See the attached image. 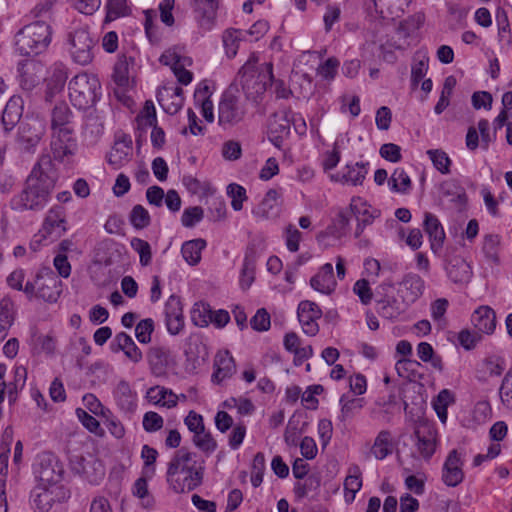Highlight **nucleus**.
Masks as SVG:
<instances>
[{"instance_id":"ea45409f","label":"nucleus","mask_w":512,"mask_h":512,"mask_svg":"<svg viewBox=\"0 0 512 512\" xmlns=\"http://www.w3.org/2000/svg\"><path fill=\"white\" fill-rule=\"evenodd\" d=\"M43 131L39 124L23 123L19 127L18 142L25 150L34 148L41 140Z\"/></svg>"},{"instance_id":"5fc2aeb1","label":"nucleus","mask_w":512,"mask_h":512,"mask_svg":"<svg viewBox=\"0 0 512 512\" xmlns=\"http://www.w3.org/2000/svg\"><path fill=\"white\" fill-rule=\"evenodd\" d=\"M227 195L231 198V207L234 211L243 209V203L248 199L246 189L237 183H231L226 188Z\"/></svg>"},{"instance_id":"412c9836","label":"nucleus","mask_w":512,"mask_h":512,"mask_svg":"<svg viewBox=\"0 0 512 512\" xmlns=\"http://www.w3.org/2000/svg\"><path fill=\"white\" fill-rule=\"evenodd\" d=\"M298 320L303 332L308 336H315L319 332L318 320L322 316L319 306L311 301H301L297 309Z\"/></svg>"},{"instance_id":"f704fd0d","label":"nucleus","mask_w":512,"mask_h":512,"mask_svg":"<svg viewBox=\"0 0 512 512\" xmlns=\"http://www.w3.org/2000/svg\"><path fill=\"white\" fill-rule=\"evenodd\" d=\"M145 398L150 404L167 409L176 407L179 399L171 389L160 385L149 388Z\"/></svg>"},{"instance_id":"e2e57ef3","label":"nucleus","mask_w":512,"mask_h":512,"mask_svg":"<svg viewBox=\"0 0 512 512\" xmlns=\"http://www.w3.org/2000/svg\"><path fill=\"white\" fill-rule=\"evenodd\" d=\"M114 81L119 86H125L129 82V62L125 55L118 58L114 67Z\"/></svg>"},{"instance_id":"f3484780","label":"nucleus","mask_w":512,"mask_h":512,"mask_svg":"<svg viewBox=\"0 0 512 512\" xmlns=\"http://www.w3.org/2000/svg\"><path fill=\"white\" fill-rule=\"evenodd\" d=\"M139 128L145 130L152 127L151 142L155 148H162L165 144V133L157 125L156 109L152 101H146L143 109L136 118Z\"/></svg>"},{"instance_id":"b1692460","label":"nucleus","mask_w":512,"mask_h":512,"mask_svg":"<svg viewBox=\"0 0 512 512\" xmlns=\"http://www.w3.org/2000/svg\"><path fill=\"white\" fill-rule=\"evenodd\" d=\"M147 361L151 373L156 377L165 376L168 368L174 363L170 349L160 345L149 348Z\"/></svg>"},{"instance_id":"a878e982","label":"nucleus","mask_w":512,"mask_h":512,"mask_svg":"<svg viewBox=\"0 0 512 512\" xmlns=\"http://www.w3.org/2000/svg\"><path fill=\"white\" fill-rule=\"evenodd\" d=\"M113 397L119 410L124 414H132L137 409V392L126 380H120L113 390Z\"/></svg>"},{"instance_id":"0eeeda50","label":"nucleus","mask_w":512,"mask_h":512,"mask_svg":"<svg viewBox=\"0 0 512 512\" xmlns=\"http://www.w3.org/2000/svg\"><path fill=\"white\" fill-rule=\"evenodd\" d=\"M62 281L50 270L37 273L33 281H27L24 293L49 303H55L62 293Z\"/></svg>"},{"instance_id":"3c124183","label":"nucleus","mask_w":512,"mask_h":512,"mask_svg":"<svg viewBox=\"0 0 512 512\" xmlns=\"http://www.w3.org/2000/svg\"><path fill=\"white\" fill-rule=\"evenodd\" d=\"M159 61L163 65L170 66L172 70L173 67H177L181 63L182 65H192V59L182 55L178 47L165 50L160 56Z\"/></svg>"},{"instance_id":"72a5a7b5","label":"nucleus","mask_w":512,"mask_h":512,"mask_svg":"<svg viewBox=\"0 0 512 512\" xmlns=\"http://www.w3.org/2000/svg\"><path fill=\"white\" fill-rule=\"evenodd\" d=\"M259 256L258 249L254 243H250L246 249L243 266L240 273V286L247 290L255 279L256 261Z\"/></svg>"},{"instance_id":"79ce46f5","label":"nucleus","mask_w":512,"mask_h":512,"mask_svg":"<svg viewBox=\"0 0 512 512\" xmlns=\"http://www.w3.org/2000/svg\"><path fill=\"white\" fill-rule=\"evenodd\" d=\"M160 106L170 115L176 114L183 106V90L177 87L171 91L166 90V94H161L158 98Z\"/></svg>"},{"instance_id":"7c9ffc66","label":"nucleus","mask_w":512,"mask_h":512,"mask_svg":"<svg viewBox=\"0 0 512 512\" xmlns=\"http://www.w3.org/2000/svg\"><path fill=\"white\" fill-rule=\"evenodd\" d=\"M448 278L457 285L468 284L472 277L469 263L462 257H452L445 267Z\"/></svg>"},{"instance_id":"09e8293b","label":"nucleus","mask_w":512,"mask_h":512,"mask_svg":"<svg viewBox=\"0 0 512 512\" xmlns=\"http://www.w3.org/2000/svg\"><path fill=\"white\" fill-rule=\"evenodd\" d=\"M417 356L425 363H430L431 366L438 370L443 371L444 365L441 356L437 355L432 345L428 342H420L417 345Z\"/></svg>"},{"instance_id":"a211bd4d","label":"nucleus","mask_w":512,"mask_h":512,"mask_svg":"<svg viewBox=\"0 0 512 512\" xmlns=\"http://www.w3.org/2000/svg\"><path fill=\"white\" fill-rule=\"evenodd\" d=\"M369 172L368 162H349L341 170L330 174V180L350 186H361Z\"/></svg>"},{"instance_id":"bf43d9fd","label":"nucleus","mask_w":512,"mask_h":512,"mask_svg":"<svg viewBox=\"0 0 512 512\" xmlns=\"http://www.w3.org/2000/svg\"><path fill=\"white\" fill-rule=\"evenodd\" d=\"M500 237L498 235H486L483 241V252L486 258L492 263L499 261Z\"/></svg>"},{"instance_id":"9b49d317","label":"nucleus","mask_w":512,"mask_h":512,"mask_svg":"<svg viewBox=\"0 0 512 512\" xmlns=\"http://www.w3.org/2000/svg\"><path fill=\"white\" fill-rule=\"evenodd\" d=\"M71 471L91 484H98L105 476V468L101 461L92 455L84 457L74 455L70 459Z\"/></svg>"},{"instance_id":"c03bdc74","label":"nucleus","mask_w":512,"mask_h":512,"mask_svg":"<svg viewBox=\"0 0 512 512\" xmlns=\"http://www.w3.org/2000/svg\"><path fill=\"white\" fill-rule=\"evenodd\" d=\"M114 341L118 346V350H122L132 362L138 363L142 360L143 354L130 335L120 332L115 336Z\"/></svg>"},{"instance_id":"5701e85b","label":"nucleus","mask_w":512,"mask_h":512,"mask_svg":"<svg viewBox=\"0 0 512 512\" xmlns=\"http://www.w3.org/2000/svg\"><path fill=\"white\" fill-rule=\"evenodd\" d=\"M44 66L35 59L20 61L17 65L18 79L21 87L30 90L41 80Z\"/></svg>"},{"instance_id":"13d9d810","label":"nucleus","mask_w":512,"mask_h":512,"mask_svg":"<svg viewBox=\"0 0 512 512\" xmlns=\"http://www.w3.org/2000/svg\"><path fill=\"white\" fill-rule=\"evenodd\" d=\"M320 487V480L315 476L304 477L302 481H298L294 486V493L297 498L307 497L311 492L316 491Z\"/></svg>"},{"instance_id":"6e6d98bb","label":"nucleus","mask_w":512,"mask_h":512,"mask_svg":"<svg viewBox=\"0 0 512 512\" xmlns=\"http://www.w3.org/2000/svg\"><path fill=\"white\" fill-rule=\"evenodd\" d=\"M106 10L107 22H111L120 17L126 16L129 12L126 0H107Z\"/></svg>"},{"instance_id":"20e7f679","label":"nucleus","mask_w":512,"mask_h":512,"mask_svg":"<svg viewBox=\"0 0 512 512\" xmlns=\"http://www.w3.org/2000/svg\"><path fill=\"white\" fill-rule=\"evenodd\" d=\"M96 43L97 40L91 35L87 25L72 26L65 38V47L71 60L82 66L92 62Z\"/></svg>"},{"instance_id":"ddd939ff","label":"nucleus","mask_w":512,"mask_h":512,"mask_svg":"<svg viewBox=\"0 0 512 512\" xmlns=\"http://www.w3.org/2000/svg\"><path fill=\"white\" fill-rule=\"evenodd\" d=\"M190 5L198 28L211 31L216 26L219 0H191Z\"/></svg>"},{"instance_id":"69168bd1","label":"nucleus","mask_w":512,"mask_h":512,"mask_svg":"<svg viewBox=\"0 0 512 512\" xmlns=\"http://www.w3.org/2000/svg\"><path fill=\"white\" fill-rule=\"evenodd\" d=\"M389 185L396 192H405L410 187L411 180L404 169L397 168L391 175Z\"/></svg>"},{"instance_id":"338daca9","label":"nucleus","mask_w":512,"mask_h":512,"mask_svg":"<svg viewBox=\"0 0 512 512\" xmlns=\"http://www.w3.org/2000/svg\"><path fill=\"white\" fill-rule=\"evenodd\" d=\"M142 426L146 432L154 433L163 428L164 419L157 412L148 411L143 415Z\"/></svg>"},{"instance_id":"f257e3e1","label":"nucleus","mask_w":512,"mask_h":512,"mask_svg":"<svg viewBox=\"0 0 512 512\" xmlns=\"http://www.w3.org/2000/svg\"><path fill=\"white\" fill-rule=\"evenodd\" d=\"M58 179L51 156L43 155L32 168L23 189L14 195L10 206L16 211H40L49 202Z\"/></svg>"},{"instance_id":"6ab92c4d","label":"nucleus","mask_w":512,"mask_h":512,"mask_svg":"<svg viewBox=\"0 0 512 512\" xmlns=\"http://www.w3.org/2000/svg\"><path fill=\"white\" fill-rule=\"evenodd\" d=\"M350 210L357 220L355 237L362 235L366 226L371 225L380 216V211L373 208L361 197H353L350 202Z\"/></svg>"},{"instance_id":"774afa93","label":"nucleus","mask_w":512,"mask_h":512,"mask_svg":"<svg viewBox=\"0 0 512 512\" xmlns=\"http://www.w3.org/2000/svg\"><path fill=\"white\" fill-rule=\"evenodd\" d=\"M499 395L502 404L506 408L512 409V368L508 370L502 380Z\"/></svg>"},{"instance_id":"39448f33","label":"nucleus","mask_w":512,"mask_h":512,"mask_svg":"<svg viewBox=\"0 0 512 512\" xmlns=\"http://www.w3.org/2000/svg\"><path fill=\"white\" fill-rule=\"evenodd\" d=\"M266 71L258 72L256 63L247 61L239 70V81L248 99L258 102L265 94L269 82L273 80L272 63L265 64Z\"/></svg>"},{"instance_id":"49530a36","label":"nucleus","mask_w":512,"mask_h":512,"mask_svg":"<svg viewBox=\"0 0 512 512\" xmlns=\"http://www.w3.org/2000/svg\"><path fill=\"white\" fill-rule=\"evenodd\" d=\"M244 33L240 29L228 28L222 34V42L228 58H234L238 52Z\"/></svg>"},{"instance_id":"603ef678","label":"nucleus","mask_w":512,"mask_h":512,"mask_svg":"<svg viewBox=\"0 0 512 512\" xmlns=\"http://www.w3.org/2000/svg\"><path fill=\"white\" fill-rule=\"evenodd\" d=\"M212 309L205 302H197L191 310V320L198 327H206L211 322Z\"/></svg>"},{"instance_id":"9d476101","label":"nucleus","mask_w":512,"mask_h":512,"mask_svg":"<svg viewBox=\"0 0 512 512\" xmlns=\"http://www.w3.org/2000/svg\"><path fill=\"white\" fill-rule=\"evenodd\" d=\"M50 138L53 160L66 164L70 163L78 149L75 129H58V131L51 132Z\"/></svg>"},{"instance_id":"aec40b11","label":"nucleus","mask_w":512,"mask_h":512,"mask_svg":"<svg viewBox=\"0 0 512 512\" xmlns=\"http://www.w3.org/2000/svg\"><path fill=\"white\" fill-rule=\"evenodd\" d=\"M66 213L62 206H53L49 209L42 225L44 238L56 240L66 232Z\"/></svg>"},{"instance_id":"7ed1b4c3","label":"nucleus","mask_w":512,"mask_h":512,"mask_svg":"<svg viewBox=\"0 0 512 512\" xmlns=\"http://www.w3.org/2000/svg\"><path fill=\"white\" fill-rule=\"evenodd\" d=\"M52 27L44 21H35L24 26L16 34V47L22 55H39L45 52L52 41Z\"/></svg>"},{"instance_id":"4be33fe9","label":"nucleus","mask_w":512,"mask_h":512,"mask_svg":"<svg viewBox=\"0 0 512 512\" xmlns=\"http://www.w3.org/2000/svg\"><path fill=\"white\" fill-rule=\"evenodd\" d=\"M165 324L171 335L180 334L185 327L182 302L179 297L171 295L164 307Z\"/></svg>"},{"instance_id":"e433bc0d","label":"nucleus","mask_w":512,"mask_h":512,"mask_svg":"<svg viewBox=\"0 0 512 512\" xmlns=\"http://www.w3.org/2000/svg\"><path fill=\"white\" fill-rule=\"evenodd\" d=\"M281 196V189H269L262 201L252 210V214L257 218L268 219L279 205Z\"/></svg>"},{"instance_id":"4c0bfd02","label":"nucleus","mask_w":512,"mask_h":512,"mask_svg":"<svg viewBox=\"0 0 512 512\" xmlns=\"http://www.w3.org/2000/svg\"><path fill=\"white\" fill-rule=\"evenodd\" d=\"M362 488V471L358 465L348 468L344 480V498L347 503H352L358 491Z\"/></svg>"},{"instance_id":"8fccbe9b","label":"nucleus","mask_w":512,"mask_h":512,"mask_svg":"<svg viewBox=\"0 0 512 512\" xmlns=\"http://www.w3.org/2000/svg\"><path fill=\"white\" fill-rule=\"evenodd\" d=\"M68 78V69L62 62H55L50 68L48 87L51 90L59 91L64 87Z\"/></svg>"},{"instance_id":"c9c22d12","label":"nucleus","mask_w":512,"mask_h":512,"mask_svg":"<svg viewBox=\"0 0 512 512\" xmlns=\"http://www.w3.org/2000/svg\"><path fill=\"white\" fill-rule=\"evenodd\" d=\"M22 112L21 97H11L5 105L1 118L2 125L6 132L10 131L19 122Z\"/></svg>"},{"instance_id":"6e6552de","label":"nucleus","mask_w":512,"mask_h":512,"mask_svg":"<svg viewBox=\"0 0 512 512\" xmlns=\"http://www.w3.org/2000/svg\"><path fill=\"white\" fill-rule=\"evenodd\" d=\"M34 474L40 485L63 486L64 466L58 457L51 452H42L37 455Z\"/></svg>"},{"instance_id":"2f4dec72","label":"nucleus","mask_w":512,"mask_h":512,"mask_svg":"<svg viewBox=\"0 0 512 512\" xmlns=\"http://www.w3.org/2000/svg\"><path fill=\"white\" fill-rule=\"evenodd\" d=\"M132 150L131 138L118 139L107 156L109 165L115 170L120 169L130 161Z\"/></svg>"},{"instance_id":"1a4fd4ad","label":"nucleus","mask_w":512,"mask_h":512,"mask_svg":"<svg viewBox=\"0 0 512 512\" xmlns=\"http://www.w3.org/2000/svg\"><path fill=\"white\" fill-rule=\"evenodd\" d=\"M247 114L245 102L231 91H225L218 104V124L224 129L241 123Z\"/></svg>"},{"instance_id":"cd10ccee","label":"nucleus","mask_w":512,"mask_h":512,"mask_svg":"<svg viewBox=\"0 0 512 512\" xmlns=\"http://www.w3.org/2000/svg\"><path fill=\"white\" fill-rule=\"evenodd\" d=\"M214 372L211 380L215 384H220L224 380L231 378L236 372V363L229 351H219L214 359Z\"/></svg>"},{"instance_id":"58836bf2","label":"nucleus","mask_w":512,"mask_h":512,"mask_svg":"<svg viewBox=\"0 0 512 512\" xmlns=\"http://www.w3.org/2000/svg\"><path fill=\"white\" fill-rule=\"evenodd\" d=\"M424 229L429 236L431 249L440 248L445 239V232L438 218L432 213H425Z\"/></svg>"},{"instance_id":"423d86ee","label":"nucleus","mask_w":512,"mask_h":512,"mask_svg":"<svg viewBox=\"0 0 512 512\" xmlns=\"http://www.w3.org/2000/svg\"><path fill=\"white\" fill-rule=\"evenodd\" d=\"M68 88L72 105L79 110H86L99 99L101 85L96 76L80 73L70 80Z\"/></svg>"},{"instance_id":"f8f14e48","label":"nucleus","mask_w":512,"mask_h":512,"mask_svg":"<svg viewBox=\"0 0 512 512\" xmlns=\"http://www.w3.org/2000/svg\"><path fill=\"white\" fill-rule=\"evenodd\" d=\"M69 497L64 486H46L38 484L32 491V504L39 512H48L54 503L61 502Z\"/></svg>"},{"instance_id":"de8ad7c7","label":"nucleus","mask_w":512,"mask_h":512,"mask_svg":"<svg viewBox=\"0 0 512 512\" xmlns=\"http://www.w3.org/2000/svg\"><path fill=\"white\" fill-rule=\"evenodd\" d=\"M339 402L341 410L338 419L343 423L352 419L363 408V399L361 398H349L346 395H342Z\"/></svg>"},{"instance_id":"4d7b16f0","label":"nucleus","mask_w":512,"mask_h":512,"mask_svg":"<svg viewBox=\"0 0 512 512\" xmlns=\"http://www.w3.org/2000/svg\"><path fill=\"white\" fill-rule=\"evenodd\" d=\"M192 441L197 448L207 454L214 452L217 448L216 441L209 432L205 431V429L194 434Z\"/></svg>"},{"instance_id":"864d4df0","label":"nucleus","mask_w":512,"mask_h":512,"mask_svg":"<svg viewBox=\"0 0 512 512\" xmlns=\"http://www.w3.org/2000/svg\"><path fill=\"white\" fill-rule=\"evenodd\" d=\"M426 154L432 161L435 169H437L441 174H448L450 172L452 161L445 151L441 149H431L428 150Z\"/></svg>"},{"instance_id":"f03ea898","label":"nucleus","mask_w":512,"mask_h":512,"mask_svg":"<svg viewBox=\"0 0 512 512\" xmlns=\"http://www.w3.org/2000/svg\"><path fill=\"white\" fill-rule=\"evenodd\" d=\"M205 463L196 453L181 448L168 463L166 481L175 493H188L203 482Z\"/></svg>"},{"instance_id":"dca6fc26","label":"nucleus","mask_w":512,"mask_h":512,"mask_svg":"<svg viewBox=\"0 0 512 512\" xmlns=\"http://www.w3.org/2000/svg\"><path fill=\"white\" fill-rule=\"evenodd\" d=\"M464 458L461 452L457 449L451 450L442 467L441 479L448 487H457L460 485L465 477L464 471Z\"/></svg>"},{"instance_id":"4468645a","label":"nucleus","mask_w":512,"mask_h":512,"mask_svg":"<svg viewBox=\"0 0 512 512\" xmlns=\"http://www.w3.org/2000/svg\"><path fill=\"white\" fill-rule=\"evenodd\" d=\"M416 457L430 460L437 447V430L429 424H420L414 431Z\"/></svg>"},{"instance_id":"2eb2a0df","label":"nucleus","mask_w":512,"mask_h":512,"mask_svg":"<svg viewBox=\"0 0 512 512\" xmlns=\"http://www.w3.org/2000/svg\"><path fill=\"white\" fill-rule=\"evenodd\" d=\"M292 111L288 108L273 113L268 119L269 140L278 148L290 134Z\"/></svg>"},{"instance_id":"0e129e2a","label":"nucleus","mask_w":512,"mask_h":512,"mask_svg":"<svg viewBox=\"0 0 512 512\" xmlns=\"http://www.w3.org/2000/svg\"><path fill=\"white\" fill-rule=\"evenodd\" d=\"M265 456L262 452L256 453L252 461L251 483L253 487H258L263 482L265 471Z\"/></svg>"},{"instance_id":"c756f323","label":"nucleus","mask_w":512,"mask_h":512,"mask_svg":"<svg viewBox=\"0 0 512 512\" xmlns=\"http://www.w3.org/2000/svg\"><path fill=\"white\" fill-rule=\"evenodd\" d=\"M471 323L479 333L491 335L496 328V313L490 306H479L471 315Z\"/></svg>"},{"instance_id":"052dcab7","label":"nucleus","mask_w":512,"mask_h":512,"mask_svg":"<svg viewBox=\"0 0 512 512\" xmlns=\"http://www.w3.org/2000/svg\"><path fill=\"white\" fill-rule=\"evenodd\" d=\"M131 247L139 254L140 264L148 266L152 261V251L150 244L140 238H132L130 241Z\"/></svg>"},{"instance_id":"393cba45","label":"nucleus","mask_w":512,"mask_h":512,"mask_svg":"<svg viewBox=\"0 0 512 512\" xmlns=\"http://www.w3.org/2000/svg\"><path fill=\"white\" fill-rule=\"evenodd\" d=\"M440 193L443 199L447 201L450 208L461 212L467 205V194L465 189L457 180L450 179L444 181L440 186Z\"/></svg>"},{"instance_id":"a18cd8bd","label":"nucleus","mask_w":512,"mask_h":512,"mask_svg":"<svg viewBox=\"0 0 512 512\" xmlns=\"http://www.w3.org/2000/svg\"><path fill=\"white\" fill-rule=\"evenodd\" d=\"M14 303L10 298L0 301V342L8 335V331L14 322Z\"/></svg>"},{"instance_id":"bb28decb","label":"nucleus","mask_w":512,"mask_h":512,"mask_svg":"<svg viewBox=\"0 0 512 512\" xmlns=\"http://www.w3.org/2000/svg\"><path fill=\"white\" fill-rule=\"evenodd\" d=\"M400 295L404 303H415L425 291V281L416 273H407L400 282Z\"/></svg>"},{"instance_id":"c85d7f7f","label":"nucleus","mask_w":512,"mask_h":512,"mask_svg":"<svg viewBox=\"0 0 512 512\" xmlns=\"http://www.w3.org/2000/svg\"><path fill=\"white\" fill-rule=\"evenodd\" d=\"M311 287L324 295L333 293L337 286L334 269L331 263H325L319 271L310 279Z\"/></svg>"},{"instance_id":"473e14b6","label":"nucleus","mask_w":512,"mask_h":512,"mask_svg":"<svg viewBox=\"0 0 512 512\" xmlns=\"http://www.w3.org/2000/svg\"><path fill=\"white\" fill-rule=\"evenodd\" d=\"M58 129H75L73 112L65 102L55 104L50 113V130Z\"/></svg>"},{"instance_id":"37998d69","label":"nucleus","mask_w":512,"mask_h":512,"mask_svg":"<svg viewBox=\"0 0 512 512\" xmlns=\"http://www.w3.org/2000/svg\"><path fill=\"white\" fill-rule=\"evenodd\" d=\"M206 245V241L201 238L184 242L181 248L184 260L191 266L197 265L201 261V254Z\"/></svg>"},{"instance_id":"680f3d73","label":"nucleus","mask_w":512,"mask_h":512,"mask_svg":"<svg viewBox=\"0 0 512 512\" xmlns=\"http://www.w3.org/2000/svg\"><path fill=\"white\" fill-rule=\"evenodd\" d=\"M481 340L482 334L477 330L462 329L458 333V342L467 351L473 350Z\"/></svg>"},{"instance_id":"a19ab883","label":"nucleus","mask_w":512,"mask_h":512,"mask_svg":"<svg viewBox=\"0 0 512 512\" xmlns=\"http://www.w3.org/2000/svg\"><path fill=\"white\" fill-rule=\"evenodd\" d=\"M393 448L392 433L389 430H381L375 437L370 452L377 460H383L393 453Z\"/></svg>"}]
</instances>
